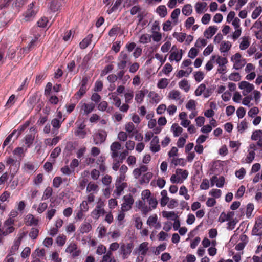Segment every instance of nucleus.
<instances>
[{"mask_svg": "<svg viewBox=\"0 0 262 262\" xmlns=\"http://www.w3.org/2000/svg\"><path fill=\"white\" fill-rule=\"evenodd\" d=\"M156 12L161 17H164L167 14V8L164 5L158 6L156 9Z\"/></svg>", "mask_w": 262, "mask_h": 262, "instance_id": "obj_39", "label": "nucleus"}, {"mask_svg": "<svg viewBox=\"0 0 262 262\" xmlns=\"http://www.w3.org/2000/svg\"><path fill=\"white\" fill-rule=\"evenodd\" d=\"M181 93L178 90H173L171 91L167 95V98L169 100L178 101L181 99Z\"/></svg>", "mask_w": 262, "mask_h": 262, "instance_id": "obj_27", "label": "nucleus"}, {"mask_svg": "<svg viewBox=\"0 0 262 262\" xmlns=\"http://www.w3.org/2000/svg\"><path fill=\"white\" fill-rule=\"evenodd\" d=\"M262 12V7L261 6L256 7L252 12L251 17L253 19H256Z\"/></svg>", "mask_w": 262, "mask_h": 262, "instance_id": "obj_63", "label": "nucleus"}, {"mask_svg": "<svg viewBox=\"0 0 262 262\" xmlns=\"http://www.w3.org/2000/svg\"><path fill=\"white\" fill-rule=\"evenodd\" d=\"M214 62L219 66L226 65L228 62V60L226 57H222L219 55H212Z\"/></svg>", "mask_w": 262, "mask_h": 262, "instance_id": "obj_30", "label": "nucleus"}, {"mask_svg": "<svg viewBox=\"0 0 262 262\" xmlns=\"http://www.w3.org/2000/svg\"><path fill=\"white\" fill-rule=\"evenodd\" d=\"M250 45V38L249 37H243L241 39L239 49L242 50L247 49Z\"/></svg>", "mask_w": 262, "mask_h": 262, "instance_id": "obj_32", "label": "nucleus"}, {"mask_svg": "<svg viewBox=\"0 0 262 262\" xmlns=\"http://www.w3.org/2000/svg\"><path fill=\"white\" fill-rule=\"evenodd\" d=\"M188 171L182 169H177L174 174L170 178V181L172 183H182L187 179Z\"/></svg>", "mask_w": 262, "mask_h": 262, "instance_id": "obj_3", "label": "nucleus"}, {"mask_svg": "<svg viewBox=\"0 0 262 262\" xmlns=\"http://www.w3.org/2000/svg\"><path fill=\"white\" fill-rule=\"evenodd\" d=\"M217 30V27L210 26L205 30L204 35L206 38L210 39L216 33Z\"/></svg>", "mask_w": 262, "mask_h": 262, "instance_id": "obj_20", "label": "nucleus"}, {"mask_svg": "<svg viewBox=\"0 0 262 262\" xmlns=\"http://www.w3.org/2000/svg\"><path fill=\"white\" fill-rule=\"evenodd\" d=\"M93 35L92 34L88 35L85 38H84L81 42L80 43V47L81 49L86 48L91 42Z\"/></svg>", "mask_w": 262, "mask_h": 262, "instance_id": "obj_37", "label": "nucleus"}, {"mask_svg": "<svg viewBox=\"0 0 262 262\" xmlns=\"http://www.w3.org/2000/svg\"><path fill=\"white\" fill-rule=\"evenodd\" d=\"M193 77L195 80L199 82L204 78L205 74L202 71H198L193 72Z\"/></svg>", "mask_w": 262, "mask_h": 262, "instance_id": "obj_59", "label": "nucleus"}, {"mask_svg": "<svg viewBox=\"0 0 262 262\" xmlns=\"http://www.w3.org/2000/svg\"><path fill=\"white\" fill-rule=\"evenodd\" d=\"M169 82V80L168 79L165 78H161L157 83V87L161 89H165L167 87Z\"/></svg>", "mask_w": 262, "mask_h": 262, "instance_id": "obj_55", "label": "nucleus"}, {"mask_svg": "<svg viewBox=\"0 0 262 262\" xmlns=\"http://www.w3.org/2000/svg\"><path fill=\"white\" fill-rule=\"evenodd\" d=\"M188 138V135L187 134H186L184 137H180L177 142V145L179 148H183L186 142V139Z\"/></svg>", "mask_w": 262, "mask_h": 262, "instance_id": "obj_60", "label": "nucleus"}, {"mask_svg": "<svg viewBox=\"0 0 262 262\" xmlns=\"http://www.w3.org/2000/svg\"><path fill=\"white\" fill-rule=\"evenodd\" d=\"M183 128L177 123H173L171 126V131L175 137L179 136L183 132Z\"/></svg>", "mask_w": 262, "mask_h": 262, "instance_id": "obj_29", "label": "nucleus"}, {"mask_svg": "<svg viewBox=\"0 0 262 262\" xmlns=\"http://www.w3.org/2000/svg\"><path fill=\"white\" fill-rule=\"evenodd\" d=\"M172 36L178 42L181 43L186 39V34L183 32H174Z\"/></svg>", "mask_w": 262, "mask_h": 262, "instance_id": "obj_45", "label": "nucleus"}, {"mask_svg": "<svg viewBox=\"0 0 262 262\" xmlns=\"http://www.w3.org/2000/svg\"><path fill=\"white\" fill-rule=\"evenodd\" d=\"M232 43L229 41L223 40L220 44L219 50L221 53L228 52L231 48Z\"/></svg>", "mask_w": 262, "mask_h": 262, "instance_id": "obj_22", "label": "nucleus"}, {"mask_svg": "<svg viewBox=\"0 0 262 262\" xmlns=\"http://www.w3.org/2000/svg\"><path fill=\"white\" fill-rule=\"evenodd\" d=\"M248 0H230L228 5L230 7L235 6V9L237 10L240 9L247 2Z\"/></svg>", "mask_w": 262, "mask_h": 262, "instance_id": "obj_21", "label": "nucleus"}, {"mask_svg": "<svg viewBox=\"0 0 262 262\" xmlns=\"http://www.w3.org/2000/svg\"><path fill=\"white\" fill-rule=\"evenodd\" d=\"M121 144L117 141L113 142L111 144L110 147L111 150V156L114 159V160H116L117 158L118 157V151L121 149Z\"/></svg>", "mask_w": 262, "mask_h": 262, "instance_id": "obj_15", "label": "nucleus"}, {"mask_svg": "<svg viewBox=\"0 0 262 262\" xmlns=\"http://www.w3.org/2000/svg\"><path fill=\"white\" fill-rule=\"evenodd\" d=\"M23 169L26 172H31L36 170L37 167L35 166L32 163L28 162L24 164Z\"/></svg>", "mask_w": 262, "mask_h": 262, "instance_id": "obj_50", "label": "nucleus"}, {"mask_svg": "<svg viewBox=\"0 0 262 262\" xmlns=\"http://www.w3.org/2000/svg\"><path fill=\"white\" fill-rule=\"evenodd\" d=\"M179 86L181 89L184 90L186 92H188L190 89L189 82L188 80L185 79L179 82Z\"/></svg>", "mask_w": 262, "mask_h": 262, "instance_id": "obj_51", "label": "nucleus"}, {"mask_svg": "<svg viewBox=\"0 0 262 262\" xmlns=\"http://www.w3.org/2000/svg\"><path fill=\"white\" fill-rule=\"evenodd\" d=\"M61 4L58 0H53L51 3L50 9L53 12H56L60 9Z\"/></svg>", "mask_w": 262, "mask_h": 262, "instance_id": "obj_49", "label": "nucleus"}, {"mask_svg": "<svg viewBox=\"0 0 262 262\" xmlns=\"http://www.w3.org/2000/svg\"><path fill=\"white\" fill-rule=\"evenodd\" d=\"M182 13L185 16H189L192 12V7L190 4H186L182 9Z\"/></svg>", "mask_w": 262, "mask_h": 262, "instance_id": "obj_56", "label": "nucleus"}, {"mask_svg": "<svg viewBox=\"0 0 262 262\" xmlns=\"http://www.w3.org/2000/svg\"><path fill=\"white\" fill-rule=\"evenodd\" d=\"M147 224L150 227H154L156 229L160 228L161 224L158 220V216L154 214L150 215L147 219Z\"/></svg>", "mask_w": 262, "mask_h": 262, "instance_id": "obj_13", "label": "nucleus"}, {"mask_svg": "<svg viewBox=\"0 0 262 262\" xmlns=\"http://www.w3.org/2000/svg\"><path fill=\"white\" fill-rule=\"evenodd\" d=\"M148 96L150 98L151 103H158L162 99L161 97L154 91H150L148 93Z\"/></svg>", "mask_w": 262, "mask_h": 262, "instance_id": "obj_28", "label": "nucleus"}, {"mask_svg": "<svg viewBox=\"0 0 262 262\" xmlns=\"http://www.w3.org/2000/svg\"><path fill=\"white\" fill-rule=\"evenodd\" d=\"M133 248V245L132 243H128L127 244H123L121 246V253L122 255L123 259L127 258L132 252Z\"/></svg>", "mask_w": 262, "mask_h": 262, "instance_id": "obj_9", "label": "nucleus"}, {"mask_svg": "<svg viewBox=\"0 0 262 262\" xmlns=\"http://www.w3.org/2000/svg\"><path fill=\"white\" fill-rule=\"evenodd\" d=\"M182 55V50L176 49V50H173L171 52L169 56V60L170 61H175L176 62H178L181 60Z\"/></svg>", "mask_w": 262, "mask_h": 262, "instance_id": "obj_14", "label": "nucleus"}, {"mask_svg": "<svg viewBox=\"0 0 262 262\" xmlns=\"http://www.w3.org/2000/svg\"><path fill=\"white\" fill-rule=\"evenodd\" d=\"M139 255L144 256L146 255L148 251V243L147 242H143L141 243L137 250Z\"/></svg>", "mask_w": 262, "mask_h": 262, "instance_id": "obj_25", "label": "nucleus"}, {"mask_svg": "<svg viewBox=\"0 0 262 262\" xmlns=\"http://www.w3.org/2000/svg\"><path fill=\"white\" fill-rule=\"evenodd\" d=\"M252 233L256 235L262 234V216H259L256 219L254 227L252 230Z\"/></svg>", "mask_w": 262, "mask_h": 262, "instance_id": "obj_16", "label": "nucleus"}, {"mask_svg": "<svg viewBox=\"0 0 262 262\" xmlns=\"http://www.w3.org/2000/svg\"><path fill=\"white\" fill-rule=\"evenodd\" d=\"M66 252L71 254L73 257H77L81 253L80 249H78L77 245L74 243H71L66 249Z\"/></svg>", "mask_w": 262, "mask_h": 262, "instance_id": "obj_10", "label": "nucleus"}, {"mask_svg": "<svg viewBox=\"0 0 262 262\" xmlns=\"http://www.w3.org/2000/svg\"><path fill=\"white\" fill-rule=\"evenodd\" d=\"M26 220V224L29 225H36L38 223V219L35 217L33 215L30 214L27 215Z\"/></svg>", "mask_w": 262, "mask_h": 262, "instance_id": "obj_42", "label": "nucleus"}, {"mask_svg": "<svg viewBox=\"0 0 262 262\" xmlns=\"http://www.w3.org/2000/svg\"><path fill=\"white\" fill-rule=\"evenodd\" d=\"M53 202H52L50 206L46 213V218L49 220H51L52 217L55 215L56 212V210L54 208V205H53Z\"/></svg>", "mask_w": 262, "mask_h": 262, "instance_id": "obj_33", "label": "nucleus"}, {"mask_svg": "<svg viewBox=\"0 0 262 262\" xmlns=\"http://www.w3.org/2000/svg\"><path fill=\"white\" fill-rule=\"evenodd\" d=\"M15 219L8 218L6 220L2 227L0 226V235L7 236L13 233L15 230L14 224Z\"/></svg>", "mask_w": 262, "mask_h": 262, "instance_id": "obj_2", "label": "nucleus"}, {"mask_svg": "<svg viewBox=\"0 0 262 262\" xmlns=\"http://www.w3.org/2000/svg\"><path fill=\"white\" fill-rule=\"evenodd\" d=\"M209 194L214 199H218L222 195V191L218 189H212L209 191Z\"/></svg>", "mask_w": 262, "mask_h": 262, "instance_id": "obj_62", "label": "nucleus"}, {"mask_svg": "<svg viewBox=\"0 0 262 262\" xmlns=\"http://www.w3.org/2000/svg\"><path fill=\"white\" fill-rule=\"evenodd\" d=\"M110 98L113 100L114 104L116 106L119 107L121 105V100L117 96L116 93H112L109 94Z\"/></svg>", "mask_w": 262, "mask_h": 262, "instance_id": "obj_53", "label": "nucleus"}, {"mask_svg": "<svg viewBox=\"0 0 262 262\" xmlns=\"http://www.w3.org/2000/svg\"><path fill=\"white\" fill-rule=\"evenodd\" d=\"M179 193L180 195L183 196L186 200H189L190 198V196L188 194V189L184 185L180 187Z\"/></svg>", "mask_w": 262, "mask_h": 262, "instance_id": "obj_48", "label": "nucleus"}, {"mask_svg": "<svg viewBox=\"0 0 262 262\" xmlns=\"http://www.w3.org/2000/svg\"><path fill=\"white\" fill-rule=\"evenodd\" d=\"M25 236V233L24 232L19 234V237L15 241L14 245L12 246V250H14V251H16L18 249L21 241Z\"/></svg>", "mask_w": 262, "mask_h": 262, "instance_id": "obj_41", "label": "nucleus"}, {"mask_svg": "<svg viewBox=\"0 0 262 262\" xmlns=\"http://www.w3.org/2000/svg\"><path fill=\"white\" fill-rule=\"evenodd\" d=\"M231 61L233 63V68L236 70L241 69L246 63V59L243 58L239 53H236L232 55Z\"/></svg>", "mask_w": 262, "mask_h": 262, "instance_id": "obj_5", "label": "nucleus"}, {"mask_svg": "<svg viewBox=\"0 0 262 262\" xmlns=\"http://www.w3.org/2000/svg\"><path fill=\"white\" fill-rule=\"evenodd\" d=\"M134 203V199L132 195H127L124 196V202L122 205L121 209L123 211L129 210Z\"/></svg>", "mask_w": 262, "mask_h": 262, "instance_id": "obj_8", "label": "nucleus"}, {"mask_svg": "<svg viewBox=\"0 0 262 262\" xmlns=\"http://www.w3.org/2000/svg\"><path fill=\"white\" fill-rule=\"evenodd\" d=\"M248 122L246 119L242 120L237 125V130L240 133H243L248 128Z\"/></svg>", "mask_w": 262, "mask_h": 262, "instance_id": "obj_44", "label": "nucleus"}, {"mask_svg": "<svg viewBox=\"0 0 262 262\" xmlns=\"http://www.w3.org/2000/svg\"><path fill=\"white\" fill-rule=\"evenodd\" d=\"M125 129L126 133H128L129 137H132L135 132V127L132 122L127 123L125 125Z\"/></svg>", "mask_w": 262, "mask_h": 262, "instance_id": "obj_35", "label": "nucleus"}, {"mask_svg": "<svg viewBox=\"0 0 262 262\" xmlns=\"http://www.w3.org/2000/svg\"><path fill=\"white\" fill-rule=\"evenodd\" d=\"M121 0H116L113 6L111 9H109L107 10V12L108 14H111L113 12L116 11L121 7Z\"/></svg>", "mask_w": 262, "mask_h": 262, "instance_id": "obj_61", "label": "nucleus"}, {"mask_svg": "<svg viewBox=\"0 0 262 262\" xmlns=\"http://www.w3.org/2000/svg\"><path fill=\"white\" fill-rule=\"evenodd\" d=\"M180 9L179 8L175 9L171 13L170 17L172 20L173 25H177L178 23V17L180 14Z\"/></svg>", "mask_w": 262, "mask_h": 262, "instance_id": "obj_36", "label": "nucleus"}, {"mask_svg": "<svg viewBox=\"0 0 262 262\" xmlns=\"http://www.w3.org/2000/svg\"><path fill=\"white\" fill-rule=\"evenodd\" d=\"M34 3H32L28 6V8L24 14L25 20L26 21L31 20L36 14L37 11L35 10L33 8Z\"/></svg>", "mask_w": 262, "mask_h": 262, "instance_id": "obj_11", "label": "nucleus"}, {"mask_svg": "<svg viewBox=\"0 0 262 262\" xmlns=\"http://www.w3.org/2000/svg\"><path fill=\"white\" fill-rule=\"evenodd\" d=\"M238 88L242 90L243 96H246L254 89V85L246 81H242L238 84Z\"/></svg>", "mask_w": 262, "mask_h": 262, "instance_id": "obj_7", "label": "nucleus"}, {"mask_svg": "<svg viewBox=\"0 0 262 262\" xmlns=\"http://www.w3.org/2000/svg\"><path fill=\"white\" fill-rule=\"evenodd\" d=\"M150 149L152 152H158L160 150L159 139L157 136H155L150 143Z\"/></svg>", "mask_w": 262, "mask_h": 262, "instance_id": "obj_17", "label": "nucleus"}, {"mask_svg": "<svg viewBox=\"0 0 262 262\" xmlns=\"http://www.w3.org/2000/svg\"><path fill=\"white\" fill-rule=\"evenodd\" d=\"M196 13L202 14L207 10V4L205 2H198L194 5Z\"/></svg>", "mask_w": 262, "mask_h": 262, "instance_id": "obj_18", "label": "nucleus"}, {"mask_svg": "<svg viewBox=\"0 0 262 262\" xmlns=\"http://www.w3.org/2000/svg\"><path fill=\"white\" fill-rule=\"evenodd\" d=\"M141 199V200L136 202V206L143 214H146L156 208L158 202L155 197L151 196L149 190H144L142 192Z\"/></svg>", "mask_w": 262, "mask_h": 262, "instance_id": "obj_1", "label": "nucleus"}, {"mask_svg": "<svg viewBox=\"0 0 262 262\" xmlns=\"http://www.w3.org/2000/svg\"><path fill=\"white\" fill-rule=\"evenodd\" d=\"M105 213L104 210L98 209L95 208L91 212V216L96 220L99 218L101 215H104Z\"/></svg>", "mask_w": 262, "mask_h": 262, "instance_id": "obj_47", "label": "nucleus"}, {"mask_svg": "<svg viewBox=\"0 0 262 262\" xmlns=\"http://www.w3.org/2000/svg\"><path fill=\"white\" fill-rule=\"evenodd\" d=\"M116 189L115 193H116L117 195H120L123 192L124 189L127 187L126 183H116Z\"/></svg>", "mask_w": 262, "mask_h": 262, "instance_id": "obj_40", "label": "nucleus"}, {"mask_svg": "<svg viewBox=\"0 0 262 262\" xmlns=\"http://www.w3.org/2000/svg\"><path fill=\"white\" fill-rule=\"evenodd\" d=\"M162 215L163 217L167 219H170L173 221L176 219L178 218L177 214L173 211H163L162 212Z\"/></svg>", "mask_w": 262, "mask_h": 262, "instance_id": "obj_34", "label": "nucleus"}, {"mask_svg": "<svg viewBox=\"0 0 262 262\" xmlns=\"http://www.w3.org/2000/svg\"><path fill=\"white\" fill-rule=\"evenodd\" d=\"M171 163L174 165H181L184 166L186 165V160L183 158H173L171 159Z\"/></svg>", "mask_w": 262, "mask_h": 262, "instance_id": "obj_58", "label": "nucleus"}, {"mask_svg": "<svg viewBox=\"0 0 262 262\" xmlns=\"http://www.w3.org/2000/svg\"><path fill=\"white\" fill-rule=\"evenodd\" d=\"M207 44V40L206 39L199 38L196 40L195 43V47L199 50L204 47Z\"/></svg>", "mask_w": 262, "mask_h": 262, "instance_id": "obj_54", "label": "nucleus"}, {"mask_svg": "<svg viewBox=\"0 0 262 262\" xmlns=\"http://www.w3.org/2000/svg\"><path fill=\"white\" fill-rule=\"evenodd\" d=\"M246 173V170L243 167H241L238 170H236L235 172V176L239 179H243L245 176Z\"/></svg>", "mask_w": 262, "mask_h": 262, "instance_id": "obj_64", "label": "nucleus"}, {"mask_svg": "<svg viewBox=\"0 0 262 262\" xmlns=\"http://www.w3.org/2000/svg\"><path fill=\"white\" fill-rule=\"evenodd\" d=\"M255 35L257 39H261V29L262 30V23L261 21H256L253 25Z\"/></svg>", "mask_w": 262, "mask_h": 262, "instance_id": "obj_23", "label": "nucleus"}, {"mask_svg": "<svg viewBox=\"0 0 262 262\" xmlns=\"http://www.w3.org/2000/svg\"><path fill=\"white\" fill-rule=\"evenodd\" d=\"M106 137V132L103 130H99L94 135V141L96 144L102 143L105 141Z\"/></svg>", "mask_w": 262, "mask_h": 262, "instance_id": "obj_12", "label": "nucleus"}, {"mask_svg": "<svg viewBox=\"0 0 262 262\" xmlns=\"http://www.w3.org/2000/svg\"><path fill=\"white\" fill-rule=\"evenodd\" d=\"M217 244L215 239H212L210 241L207 237H205L202 241V245L204 248H207L210 246H216Z\"/></svg>", "mask_w": 262, "mask_h": 262, "instance_id": "obj_43", "label": "nucleus"}, {"mask_svg": "<svg viewBox=\"0 0 262 262\" xmlns=\"http://www.w3.org/2000/svg\"><path fill=\"white\" fill-rule=\"evenodd\" d=\"M53 192L52 188L51 187H48L44 190L43 195L42 196L41 199L42 200H46L50 198Z\"/></svg>", "mask_w": 262, "mask_h": 262, "instance_id": "obj_57", "label": "nucleus"}, {"mask_svg": "<svg viewBox=\"0 0 262 262\" xmlns=\"http://www.w3.org/2000/svg\"><path fill=\"white\" fill-rule=\"evenodd\" d=\"M161 195L160 205L161 207H165L169 201V198L167 196V191L166 190H163L161 192Z\"/></svg>", "mask_w": 262, "mask_h": 262, "instance_id": "obj_31", "label": "nucleus"}, {"mask_svg": "<svg viewBox=\"0 0 262 262\" xmlns=\"http://www.w3.org/2000/svg\"><path fill=\"white\" fill-rule=\"evenodd\" d=\"M99 190V186L98 185L94 183V182H90L86 187V191L87 192H93V193H97Z\"/></svg>", "mask_w": 262, "mask_h": 262, "instance_id": "obj_38", "label": "nucleus"}, {"mask_svg": "<svg viewBox=\"0 0 262 262\" xmlns=\"http://www.w3.org/2000/svg\"><path fill=\"white\" fill-rule=\"evenodd\" d=\"M150 36L151 39L152 38L153 41L156 42L160 41L162 38V33L160 31L151 32Z\"/></svg>", "mask_w": 262, "mask_h": 262, "instance_id": "obj_52", "label": "nucleus"}, {"mask_svg": "<svg viewBox=\"0 0 262 262\" xmlns=\"http://www.w3.org/2000/svg\"><path fill=\"white\" fill-rule=\"evenodd\" d=\"M34 258H43L45 256V250L43 249H36L32 254Z\"/></svg>", "mask_w": 262, "mask_h": 262, "instance_id": "obj_46", "label": "nucleus"}, {"mask_svg": "<svg viewBox=\"0 0 262 262\" xmlns=\"http://www.w3.org/2000/svg\"><path fill=\"white\" fill-rule=\"evenodd\" d=\"M95 104L93 103H83L81 106V111H83L84 114H88L93 111Z\"/></svg>", "mask_w": 262, "mask_h": 262, "instance_id": "obj_26", "label": "nucleus"}, {"mask_svg": "<svg viewBox=\"0 0 262 262\" xmlns=\"http://www.w3.org/2000/svg\"><path fill=\"white\" fill-rule=\"evenodd\" d=\"M255 151L259 152V148L256 147L255 143H251L249 145L248 149L247 154L245 159L242 161L244 163H251L255 157Z\"/></svg>", "mask_w": 262, "mask_h": 262, "instance_id": "obj_6", "label": "nucleus"}, {"mask_svg": "<svg viewBox=\"0 0 262 262\" xmlns=\"http://www.w3.org/2000/svg\"><path fill=\"white\" fill-rule=\"evenodd\" d=\"M251 140L257 141L255 145L259 148L257 156L262 157V129H257L253 132L251 135Z\"/></svg>", "mask_w": 262, "mask_h": 262, "instance_id": "obj_4", "label": "nucleus"}, {"mask_svg": "<svg viewBox=\"0 0 262 262\" xmlns=\"http://www.w3.org/2000/svg\"><path fill=\"white\" fill-rule=\"evenodd\" d=\"M179 118L181 120L180 124L185 128L187 127L191 124V121L187 119V114L185 112L180 113Z\"/></svg>", "mask_w": 262, "mask_h": 262, "instance_id": "obj_19", "label": "nucleus"}, {"mask_svg": "<svg viewBox=\"0 0 262 262\" xmlns=\"http://www.w3.org/2000/svg\"><path fill=\"white\" fill-rule=\"evenodd\" d=\"M148 92L146 89H142L136 92L135 95V100L138 103H141L143 102L145 94Z\"/></svg>", "mask_w": 262, "mask_h": 262, "instance_id": "obj_24", "label": "nucleus"}]
</instances>
